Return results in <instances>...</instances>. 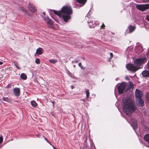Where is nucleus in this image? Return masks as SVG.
Masks as SVG:
<instances>
[{
	"label": "nucleus",
	"mask_w": 149,
	"mask_h": 149,
	"mask_svg": "<svg viewBox=\"0 0 149 149\" xmlns=\"http://www.w3.org/2000/svg\"><path fill=\"white\" fill-rule=\"evenodd\" d=\"M53 11L60 17H62L64 21L66 22H67L71 18L70 15L72 13L70 7L68 6H63L61 11H57L53 10Z\"/></svg>",
	"instance_id": "f257e3e1"
},
{
	"label": "nucleus",
	"mask_w": 149,
	"mask_h": 149,
	"mask_svg": "<svg viewBox=\"0 0 149 149\" xmlns=\"http://www.w3.org/2000/svg\"><path fill=\"white\" fill-rule=\"evenodd\" d=\"M123 111L127 115H130L132 112L134 111L136 107L134 104V101L131 99L125 98L123 100Z\"/></svg>",
	"instance_id": "f03ea898"
},
{
	"label": "nucleus",
	"mask_w": 149,
	"mask_h": 149,
	"mask_svg": "<svg viewBox=\"0 0 149 149\" xmlns=\"http://www.w3.org/2000/svg\"><path fill=\"white\" fill-rule=\"evenodd\" d=\"M147 61V60L145 57H140L136 59L134 61V63L137 67L135 66L133 64L129 63L126 65V67L128 70L132 72H135L141 68L140 67L138 68L137 67L145 63Z\"/></svg>",
	"instance_id": "7ed1b4c3"
},
{
	"label": "nucleus",
	"mask_w": 149,
	"mask_h": 149,
	"mask_svg": "<svg viewBox=\"0 0 149 149\" xmlns=\"http://www.w3.org/2000/svg\"><path fill=\"white\" fill-rule=\"evenodd\" d=\"M117 88L119 93H132L134 90L133 84L131 82H129L128 86L126 83L123 82L118 85Z\"/></svg>",
	"instance_id": "20e7f679"
},
{
	"label": "nucleus",
	"mask_w": 149,
	"mask_h": 149,
	"mask_svg": "<svg viewBox=\"0 0 149 149\" xmlns=\"http://www.w3.org/2000/svg\"><path fill=\"white\" fill-rule=\"evenodd\" d=\"M142 94H135L137 105L140 107H143L144 105V102L141 98Z\"/></svg>",
	"instance_id": "39448f33"
},
{
	"label": "nucleus",
	"mask_w": 149,
	"mask_h": 149,
	"mask_svg": "<svg viewBox=\"0 0 149 149\" xmlns=\"http://www.w3.org/2000/svg\"><path fill=\"white\" fill-rule=\"evenodd\" d=\"M137 9L142 11H144L149 8V4H146L145 5L138 4L136 6Z\"/></svg>",
	"instance_id": "423d86ee"
},
{
	"label": "nucleus",
	"mask_w": 149,
	"mask_h": 149,
	"mask_svg": "<svg viewBox=\"0 0 149 149\" xmlns=\"http://www.w3.org/2000/svg\"><path fill=\"white\" fill-rule=\"evenodd\" d=\"M28 8L29 10L32 12H34L36 10V8L35 6L31 3H29Z\"/></svg>",
	"instance_id": "0eeeda50"
},
{
	"label": "nucleus",
	"mask_w": 149,
	"mask_h": 149,
	"mask_svg": "<svg viewBox=\"0 0 149 149\" xmlns=\"http://www.w3.org/2000/svg\"><path fill=\"white\" fill-rule=\"evenodd\" d=\"M47 24L48 26L51 28H53V23L52 20L49 19H48L47 22Z\"/></svg>",
	"instance_id": "6e6552de"
},
{
	"label": "nucleus",
	"mask_w": 149,
	"mask_h": 149,
	"mask_svg": "<svg viewBox=\"0 0 149 149\" xmlns=\"http://www.w3.org/2000/svg\"><path fill=\"white\" fill-rule=\"evenodd\" d=\"M131 125L133 128L135 130L137 127V122L135 120H132L131 121Z\"/></svg>",
	"instance_id": "1a4fd4ad"
},
{
	"label": "nucleus",
	"mask_w": 149,
	"mask_h": 149,
	"mask_svg": "<svg viewBox=\"0 0 149 149\" xmlns=\"http://www.w3.org/2000/svg\"><path fill=\"white\" fill-rule=\"evenodd\" d=\"M43 49L40 47H39L36 49V54L38 55H41L42 53Z\"/></svg>",
	"instance_id": "9d476101"
},
{
	"label": "nucleus",
	"mask_w": 149,
	"mask_h": 149,
	"mask_svg": "<svg viewBox=\"0 0 149 149\" xmlns=\"http://www.w3.org/2000/svg\"><path fill=\"white\" fill-rule=\"evenodd\" d=\"M142 75L145 77H149V71L146 70L143 71L142 73Z\"/></svg>",
	"instance_id": "9b49d317"
},
{
	"label": "nucleus",
	"mask_w": 149,
	"mask_h": 149,
	"mask_svg": "<svg viewBox=\"0 0 149 149\" xmlns=\"http://www.w3.org/2000/svg\"><path fill=\"white\" fill-rule=\"evenodd\" d=\"M86 1V0H77V1L81 4V6H83Z\"/></svg>",
	"instance_id": "f8f14e48"
},
{
	"label": "nucleus",
	"mask_w": 149,
	"mask_h": 149,
	"mask_svg": "<svg viewBox=\"0 0 149 149\" xmlns=\"http://www.w3.org/2000/svg\"><path fill=\"white\" fill-rule=\"evenodd\" d=\"M135 28L134 26H132L131 25L129 27V32L131 33L135 29Z\"/></svg>",
	"instance_id": "ddd939ff"
},
{
	"label": "nucleus",
	"mask_w": 149,
	"mask_h": 149,
	"mask_svg": "<svg viewBox=\"0 0 149 149\" xmlns=\"http://www.w3.org/2000/svg\"><path fill=\"white\" fill-rule=\"evenodd\" d=\"M144 140L149 143V134H147L145 135L144 136Z\"/></svg>",
	"instance_id": "4468645a"
},
{
	"label": "nucleus",
	"mask_w": 149,
	"mask_h": 149,
	"mask_svg": "<svg viewBox=\"0 0 149 149\" xmlns=\"http://www.w3.org/2000/svg\"><path fill=\"white\" fill-rule=\"evenodd\" d=\"M88 23L89 24V26L91 28L92 27H94V25L95 26L96 24L94 22L90 21V22H88Z\"/></svg>",
	"instance_id": "2eb2a0df"
},
{
	"label": "nucleus",
	"mask_w": 149,
	"mask_h": 149,
	"mask_svg": "<svg viewBox=\"0 0 149 149\" xmlns=\"http://www.w3.org/2000/svg\"><path fill=\"white\" fill-rule=\"evenodd\" d=\"M20 77L23 80H25L27 79L26 75L24 73H22Z\"/></svg>",
	"instance_id": "dca6fc26"
},
{
	"label": "nucleus",
	"mask_w": 149,
	"mask_h": 149,
	"mask_svg": "<svg viewBox=\"0 0 149 149\" xmlns=\"http://www.w3.org/2000/svg\"><path fill=\"white\" fill-rule=\"evenodd\" d=\"M14 93H19L20 89L18 88H14L13 89Z\"/></svg>",
	"instance_id": "f3484780"
},
{
	"label": "nucleus",
	"mask_w": 149,
	"mask_h": 149,
	"mask_svg": "<svg viewBox=\"0 0 149 149\" xmlns=\"http://www.w3.org/2000/svg\"><path fill=\"white\" fill-rule=\"evenodd\" d=\"M31 105L34 107H36L37 105V103L35 101H31Z\"/></svg>",
	"instance_id": "a211bd4d"
},
{
	"label": "nucleus",
	"mask_w": 149,
	"mask_h": 149,
	"mask_svg": "<svg viewBox=\"0 0 149 149\" xmlns=\"http://www.w3.org/2000/svg\"><path fill=\"white\" fill-rule=\"evenodd\" d=\"M49 61L50 62L52 63H54L57 62L56 60L53 59H50Z\"/></svg>",
	"instance_id": "6ab92c4d"
},
{
	"label": "nucleus",
	"mask_w": 149,
	"mask_h": 149,
	"mask_svg": "<svg viewBox=\"0 0 149 149\" xmlns=\"http://www.w3.org/2000/svg\"><path fill=\"white\" fill-rule=\"evenodd\" d=\"M68 75L70 77H71L73 78L74 79H77V77H75L72 74L70 73V74H69Z\"/></svg>",
	"instance_id": "aec40b11"
},
{
	"label": "nucleus",
	"mask_w": 149,
	"mask_h": 149,
	"mask_svg": "<svg viewBox=\"0 0 149 149\" xmlns=\"http://www.w3.org/2000/svg\"><path fill=\"white\" fill-rule=\"evenodd\" d=\"M3 100L9 102L10 101V99L8 97H3Z\"/></svg>",
	"instance_id": "412c9836"
},
{
	"label": "nucleus",
	"mask_w": 149,
	"mask_h": 149,
	"mask_svg": "<svg viewBox=\"0 0 149 149\" xmlns=\"http://www.w3.org/2000/svg\"><path fill=\"white\" fill-rule=\"evenodd\" d=\"M35 63L37 64H39L40 63V60L38 58H37L35 60Z\"/></svg>",
	"instance_id": "4be33fe9"
},
{
	"label": "nucleus",
	"mask_w": 149,
	"mask_h": 149,
	"mask_svg": "<svg viewBox=\"0 0 149 149\" xmlns=\"http://www.w3.org/2000/svg\"><path fill=\"white\" fill-rule=\"evenodd\" d=\"M135 93H142V92L141 91L136 89Z\"/></svg>",
	"instance_id": "5701e85b"
},
{
	"label": "nucleus",
	"mask_w": 149,
	"mask_h": 149,
	"mask_svg": "<svg viewBox=\"0 0 149 149\" xmlns=\"http://www.w3.org/2000/svg\"><path fill=\"white\" fill-rule=\"evenodd\" d=\"M79 66L80 67L81 69H84V68L83 67V66L81 65V63H79L78 64Z\"/></svg>",
	"instance_id": "b1692460"
},
{
	"label": "nucleus",
	"mask_w": 149,
	"mask_h": 149,
	"mask_svg": "<svg viewBox=\"0 0 149 149\" xmlns=\"http://www.w3.org/2000/svg\"><path fill=\"white\" fill-rule=\"evenodd\" d=\"M3 141V137L2 135L0 136V143H1Z\"/></svg>",
	"instance_id": "393cba45"
},
{
	"label": "nucleus",
	"mask_w": 149,
	"mask_h": 149,
	"mask_svg": "<svg viewBox=\"0 0 149 149\" xmlns=\"http://www.w3.org/2000/svg\"><path fill=\"white\" fill-rule=\"evenodd\" d=\"M110 57L109 59V60H111V59L113 58V55L112 53H110Z\"/></svg>",
	"instance_id": "a878e982"
},
{
	"label": "nucleus",
	"mask_w": 149,
	"mask_h": 149,
	"mask_svg": "<svg viewBox=\"0 0 149 149\" xmlns=\"http://www.w3.org/2000/svg\"><path fill=\"white\" fill-rule=\"evenodd\" d=\"M146 19L149 22V15H148L146 17Z\"/></svg>",
	"instance_id": "bb28decb"
},
{
	"label": "nucleus",
	"mask_w": 149,
	"mask_h": 149,
	"mask_svg": "<svg viewBox=\"0 0 149 149\" xmlns=\"http://www.w3.org/2000/svg\"><path fill=\"white\" fill-rule=\"evenodd\" d=\"M11 86H12L11 84H9L8 85L7 87L8 88H10L11 87Z\"/></svg>",
	"instance_id": "cd10ccee"
},
{
	"label": "nucleus",
	"mask_w": 149,
	"mask_h": 149,
	"mask_svg": "<svg viewBox=\"0 0 149 149\" xmlns=\"http://www.w3.org/2000/svg\"><path fill=\"white\" fill-rule=\"evenodd\" d=\"M143 2L144 3L149 2V0H143Z\"/></svg>",
	"instance_id": "c85d7f7f"
},
{
	"label": "nucleus",
	"mask_w": 149,
	"mask_h": 149,
	"mask_svg": "<svg viewBox=\"0 0 149 149\" xmlns=\"http://www.w3.org/2000/svg\"><path fill=\"white\" fill-rule=\"evenodd\" d=\"M14 65L18 69H19V67L17 65V63H15L14 64Z\"/></svg>",
	"instance_id": "c756f323"
},
{
	"label": "nucleus",
	"mask_w": 149,
	"mask_h": 149,
	"mask_svg": "<svg viewBox=\"0 0 149 149\" xmlns=\"http://www.w3.org/2000/svg\"><path fill=\"white\" fill-rule=\"evenodd\" d=\"M105 25L104 24H103L101 26V27L102 28L104 29V27H105Z\"/></svg>",
	"instance_id": "7c9ffc66"
},
{
	"label": "nucleus",
	"mask_w": 149,
	"mask_h": 149,
	"mask_svg": "<svg viewBox=\"0 0 149 149\" xmlns=\"http://www.w3.org/2000/svg\"><path fill=\"white\" fill-rule=\"evenodd\" d=\"M86 93H89V90L88 89H86L85 91Z\"/></svg>",
	"instance_id": "2f4dec72"
},
{
	"label": "nucleus",
	"mask_w": 149,
	"mask_h": 149,
	"mask_svg": "<svg viewBox=\"0 0 149 149\" xmlns=\"http://www.w3.org/2000/svg\"><path fill=\"white\" fill-rule=\"evenodd\" d=\"M67 72L68 75L71 73L68 70H67Z\"/></svg>",
	"instance_id": "473e14b6"
},
{
	"label": "nucleus",
	"mask_w": 149,
	"mask_h": 149,
	"mask_svg": "<svg viewBox=\"0 0 149 149\" xmlns=\"http://www.w3.org/2000/svg\"><path fill=\"white\" fill-rule=\"evenodd\" d=\"M15 95L16 96H19V94H15Z\"/></svg>",
	"instance_id": "72a5a7b5"
},
{
	"label": "nucleus",
	"mask_w": 149,
	"mask_h": 149,
	"mask_svg": "<svg viewBox=\"0 0 149 149\" xmlns=\"http://www.w3.org/2000/svg\"><path fill=\"white\" fill-rule=\"evenodd\" d=\"M86 94V98H88V97L89 96V94Z\"/></svg>",
	"instance_id": "f704fd0d"
},
{
	"label": "nucleus",
	"mask_w": 149,
	"mask_h": 149,
	"mask_svg": "<svg viewBox=\"0 0 149 149\" xmlns=\"http://www.w3.org/2000/svg\"><path fill=\"white\" fill-rule=\"evenodd\" d=\"M148 69H149V60L148 61Z\"/></svg>",
	"instance_id": "c9c22d12"
},
{
	"label": "nucleus",
	"mask_w": 149,
	"mask_h": 149,
	"mask_svg": "<svg viewBox=\"0 0 149 149\" xmlns=\"http://www.w3.org/2000/svg\"><path fill=\"white\" fill-rule=\"evenodd\" d=\"M125 79L127 80H129V78L128 77H125Z\"/></svg>",
	"instance_id": "e433bc0d"
},
{
	"label": "nucleus",
	"mask_w": 149,
	"mask_h": 149,
	"mask_svg": "<svg viewBox=\"0 0 149 149\" xmlns=\"http://www.w3.org/2000/svg\"><path fill=\"white\" fill-rule=\"evenodd\" d=\"M78 62H79V61H78V60H77V61H74V63H78Z\"/></svg>",
	"instance_id": "4c0bfd02"
},
{
	"label": "nucleus",
	"mask_w": 149,
	"mask_h": 149,
	"mask_svg": "<svg viewBox=\"0 0 149 149\" xmlns=\"http://www.w3.org/2000/svg\"><path fill=\"white\" fill-rule=\"evenodd\" d=\"M3 64V63L1 61H0V65H2Z\"/></svg>",
	"instance_id": "58836bf2"
},
{
	"label": "nucleus",
	"mask_w": 149,
	"mask_h": 149,
	"mask_svg": "<svg viewBox=\"0 0 149 149\" xmlns=\"http://www.w3.org/2000/svg\"><path fill=\"white\" fill-rule=\"evenodd\" d=\"M45 139L46 141L48 142V143H49V142L48 141V140L46 139V138H45Z\"/></svg>",
	"instance_id": "ea45409f"
},
{
	"label": "nucleus",
	"mask_w": 149,
	"mask_h": 149,
	"mask_svg": "<svg viewBox=\"0 0 149 149\" xmlns=\"http://www.w3.org/2000/svg\"><path fill=\"white\" fill-rule=\"evenodd\" d=\"M71 87L72 89H73L74 88V87L72 85L71 86Z\"/></svg>",
	"instance_id": "a19ab883"
},
{
	"label": "nucleus",
	"mask_w": 149,
	"mask_h": 149,
	"mask_svg": "<svg viewBox=\"0 0 149 149\" xmlns=\"http://www.w3.org/2000/svg\"><path fill=\"white\" fill-rule=\"evenodd\" d=\"M53 148L54 149H57L56 148H55L53 146Z\"/></svg>",
	"instance_id": "79ce46f5"
},
{
	"label": "nucleus",
	"mask_w": 149,
	"mask_h": 149,
	"mask_svg": "<svg viewBox=\"0 0 149 149\" xmlns=\"http://www.w3.org/2000/svg\"><path fill=\"white\" fill-rule=\"evenodd\" d=\"M43 14L44 15H45V13L44 12L43 13Z\"/></svg>",
	"instance_id": "37998d69"
},
{
	"label": "nucleus",
	"mask_w": 149,
	"mask_h": 149,
	"mask_svg": "<svg viewBox=\"0 0 149 149\" xmlns=\"http://www.w3.org/2000/svg\"><path fill=\"white\" fill-rule=\"evenodd\" d=\"M75 65H74V68H75Z\"/></svg>",
	"instance_id": "c03bdc74"
},
{
	"label": "nucleus",
	"mask_w": 149,
	"mask_h": 149,
	"mask_svg": "<svg viewBox=\"0 0 149 149\" xmlns=\"http://www.w3.org/2000/svg\"><path fill=\"white\" fill-rule=\"evenodd\" d=\"M115 94V96H117V95H116V94Z\"/></svg>",
	"instance_id": "a18cd8bd"
},
{
	"label": "nucleus",
	"mask_w": 149,
	"mask_h": 149,
	"mask_svg": "<svg viewBox=\"0 0 149 149\" xmlns=\"http://www.w3.org/2000/svg\"><path fill=\"white\" fill-rule=\"evenodd\" d=\"M44 19L45 20H46V19H45V18Z\"/></svg>",
	"instance_id": "49530a36"
}]
</instances>
